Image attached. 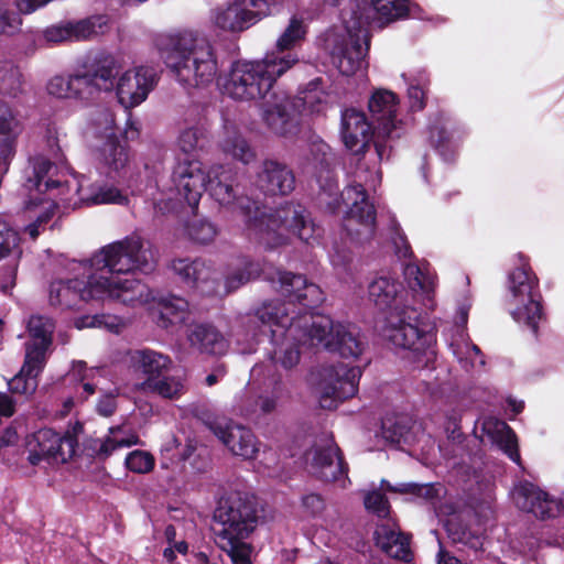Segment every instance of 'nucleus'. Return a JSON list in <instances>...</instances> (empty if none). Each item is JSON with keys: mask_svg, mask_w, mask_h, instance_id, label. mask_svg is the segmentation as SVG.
Listing matches in <instances>:
<instances>
[{"mask_svg": "<svg viewBox=\"0 0 564 564\" xmlns=\"http://www.w3.org/2000/svg\"><path fill=\"white\" fill-rule=\"evenodd\" d=\"M377 544L389 556L411 562L412 552L410 549V536L399 529L390 525H381L376 532Z\"/></svg>", "mask_w": 564, "mask_h": 564, "instance_id": "nucleus-31", "label": "nucleus"}, {"mask_svg": "<svg viewBox=\"0 0 564 564\" xmlns=\"http://www.w3.org/2000/svg\"><path fill=\"white\" fill-rule=\"evenodd\" d=\"M138 391L155 394L166 400H178L186 392L185 379L180 376L161 375L155 379H144L135 384Z\"/></svg>", "mask_w": 564, "mask_h": 564, "instance_id": "nucleus-32", "label": "nucleus"}, {"mask_svg": "<svg viewBox=\"0 0 564 564\" xmlns=\"http://www.w3.org/2000/svg\"><path fill=\"white\" fill-rule=\"evenodd\" d=\"M139 444V437L134 433H126L122 426H112L104 438L91 442L90 448L100 459H106L117 449Z\"/></svg>", "mask_w": 564, "mask_h": 564, "instance_id": "nucleus-33", "label": "nucleus"}, {"mask_svg": "<svg viewBox=\"0 0 564 564\" xmlns=\"http://www.w3.org/2000/svg\"><path fill=\"white\" fill-rule=\"evenodd\" d=\"M512 499L520 510L539 519L555 517L560 511V505L555 499L529 481H520L514 486Z\"/></svg>", "mask_w": 564, "mask_h": 564, "instance_id": "nucleus-21", "label": "nucleus"}, {"mask_svg": "<svg viewBox=\"0 0 564 564\" xmlns=\"http://www.w3.org/2000/svg\"><path fill=\"white\" fill-rule=\"evenodd\" d=\"M44 36L46 41L59 43L70 40V31L68 23L65 25H53L45 30Z\"/></svg>", "mask_w": 564, "mask_h": 564, "instance_id": "nucleus-59", "label": "nucleus"}, {"mask_svg": "<svg viewBox=\"0 0 564 564\" xmlns=\"http://www.w3.org/2000/svg\"><path fill=\"white\" fill-rule=\"evenodd\" d=\"M397 253L400 258H410L412 256L411 248L404 237L399 236L394 240Z\"/></svg>", "mask_w": 564, "mask_h": 564, "instance_id": "nucleus-62", "label": "nucleus"}, {"mask_svg": "<svg viewBox=\"0 0 564 564\" xmlns=\"http://www.w3.org/2000/svg\"><path fill=\"white\" fill-rule=\"evenodd\" d=\"M44 156L53 166H57L64 162V154L61 147L59 133L55 128L46 130V154L41 153L36 156Z\"/></svg>", "mask_w": 564, "mask_h": 564, "instance_id": "nucleus-49", "label": "nucleus"}, {"mask_svg": "<svg viewBox=\"0 0 564 564\" xmlns=\"http://www.w3.org/2000/svg\"><path fill=\"white\" fill-rule=\"evenodd\" d=\"M382 488L388 491L395 492H411L417 497H422L424 499H434L438 496L440 488L432 484L426 485H416V484H402L398 487L391 486L387 480L381 481Z\"/></svg>", "mask_w": 564, "mask_h": 564, "instance_id": "nucleus-44", "label": "nucleus"}, {"mask_svg": "<svg viewBox=\"0 0 564 564\" xmlns=\"http://www.w3.org/2000/svg\"><path fill=\"white\" fill-rule=\"evenodd\" d=\"M30 170L26 172L24 187L30 192L26 210L34 214V221L25 227L32 239L40 235V228L54 216L57 204L55 198L65 207L76 208L82 203L80 196L84 185L77 180H62L58 167L53 166L44 156H34L30 160Z\"/></svg>", "mask_w": 564, "mask_h": 564, "instance_id": "nucleus-6", "label": "nucleus"}, {"mask_svg": "<svg viewBox=\"0 0 564 564\" xmlns=\"http://www.w3.org/2000/svg\"><path fill=\"white\" fill-rule=\"evenodd\" d=\"M124 67V57L121 55H106L98 59L96 69L90 73L74 74L70 76L73 98L88 99L96 91H110L115 87V78Z\"/></svg>", "mask_w": 564, "mask_h": 564, "instance_id": "nucleus-16", "label": "nucleus"}, {"mask_svg": "<svg viewBox=\"0 0 564 564\" xmlns=\"http://www.w3.org/2000/svg\"><path fill=\"white\" fill-rule=\"evenodd\" d=\"M372 6L378 17L380 26L403 18L408 13L405 0H372Z\"/></svg>", "mask_w": 564, "mask_h": 564, "instance_id": "nucleus-41", "label": "nucleus"}, {"mask_svg": "<svg viewBox=\"0 0 564 564\" xmlns=\"http://www.w3.org/2000/svg\"><path fill=\"white\" fill-rule=\"evenodd\" d=\"M365 507L378 517H386L389 513V503L384 495L373 490L366 495Z\"/></svg>", "mask_w": 564, "mask_h": 564, "instance_id": "nucleus-54", "label": "nucleus"}, {"mask_svg": "<svg viewBox=\"0 0 564 564\" xmlns=\"http://www.w3.org/2000/svg\"><path fill=\"white\" fill-rule=\"evenodd\" d=\"M256 184L263 193L289 195L295 188V176L285 163L265 159L261 162L257 172Z\"/></svg>", "mask_w": 564, "mask_h": 564, "instance_id": "nucleus-22", "label": "nucleus"}, {"mask_svg": "<svg viewBox=\"0 0 564 564\" xmlns=\"http://www.w3.org/2000/svg\"><path fill=\"white\" fill-rule=\"evenodd\" d=\"M258 521L259 512L252 498L230 495L219 501L214 512L215 542L234 564H251L252 547L247 539Z\"/></svg>", "mask_w": 564, "mask_h": 564, "instance_id": "nucleus-8", "label": "nucleus"}, {"mask_svg": "<svg viewBox=\"0 0 564 564\" xmlns=\"http://www.w3.org/2000/svg\"><path fill=\"white\" fill-rule=\"evenodd\" d=\"M176 207V202L172 196H169L166 202L159 200L155 203V208L161 213H167L174 210Z\"/></svg>", "mask_w": 564, "mask_h": 564, "instance_id": "nucleus-64", "label": "nucleus"}, {"mask_svg": "<svg viewBox=\"0 0 564 564\" xmlns=\"http://www.w3.org/2000/svg\"><path fill=\"white\" fill-rule=\"evenodd\" d=\"M173 187L180 199L194 210L207 189L220 206L229 208L241 218L248 235L267 249L288 242L290 236L311 242L317 235V227L310 213L300 204L288 203L276 209L264 207L261 200L248 195L237 196L230 171L223 165L205 170L197 160H184L176 164L172 176Z\"/></svg>", "mask_w": 564, "mask_h": 564, "instance_id": "nucleus-2", "label": "nucleus"}, {"mask_svg": "<svg viewBox=\"0 0 564 564\" xmlns=\"http://www.w3.org/2000/svg\"><path fill=\"white\" fill-rule=\"evenodd\" d=\"M403 274L412 290L429 292L432 289V279L416 263L405 264Z\"/></svg>", "mask_w": 564, "mask_h": 564, "instance_id": "nucleus-45", "label": "nucleus"}, {"mask_svg": "<svg viewBox=\"0 0 564 564\" xmlns=\"http://www.w3.org/2000/svg\"><path fill=\"white\" fill-rule=\"evenodd\" d=\"M54 329V322L46 316L34 315L30 318L28 323L30 341L25 345L28 367L44 366Z\"/></svg>", "mask_w": 564, "mask_h": 564, "instance_id": "nucleus-24", "label": "nucleus"}, {"mask_svg": "<svg viewBox=\"0 0 564 564\" xmlns=\"http://www.w3.org/2000/svg\"><path fill=\"white\" fill-rule=\"evenodd\" d=\"M260 273L258 263L247 259L240 258L235 263L229 265L228 272L225 276L226 292H232L241 285L248 283L257 278Z\"/></svg>", "mask_w": 564, "mask_h": 564, "instance_id": "nucleus-39", "label": "nucleus"}, {"mask_svg": "<svg viewBox=\"0 0 564 564\" xmlns=\"http://www.w3.org/2000/svg\"><path fill=\"white\" fill-rule=\"evenodd\" d=\"M172 270L189 286L217 292L218 274L206 260L177 259L172 262Z\"/></svg>", "mask_w": 564, "mask_h": 564, "instance_id": "nucleus-25", "label": "nucleus"}, {"mask_svg": "<svg viewBox=\"0 0 564 564\" xmlns=\"http://www.w3.org/2000/svg\"><path fill=\"white\" fill-rule=\"evenodd\" d=\"M20 24L21 19L18 14L0 7V34L11 35L18 31Z\"/></svg>", "mask_w": 564, "mask_h": 564, "instance_id": "nucleus-56", "label": "nucleus"}, {"mask_svg": "<svg viewBox=\"0 0 564 564\" xmlns=\"http://www.w3.org/2000/svg\"><path fill=\"white\" fill-rule=\"evenodd\" d=\"M270 280L279 283V291L290 301L297 302L302 306L312 308L324 301L321 288L308 282L302 274L278 270Z\"/></svg>", "mask_w": 564, "mask_h": 564, "instance_id": "nucleus-20", "label": "nucleus"}, {"mask_svg": "<svg viewBox=\"0 0 564 564\" xmlns=\"http://www.w3.org/2000/svg\"><path fill=\"white\" fill-rule=\"evenodd\" d=\"M154 457L144 451L135 449L126 457V467L137 474H147L154 467Z\"/></svg>", "mask_w": 564, "mask_h": 564, "instance_id": "nucleus-47", "label": "nucleus"}, {"mask_svg": "<svg viewBox=\"0 0 564 564\" xmlns=\"http://www.w3.org/2000/svg\"><path fill=\"white\" fill-rule=\"evenodd\" d=\"M368 108L373 122L377 123L373 129L378 131V134L390 137L398 124L395 119L397 96L390 90L378 89L369 99Z\"/></svg>", "mask_w": 564, "mask_h": 564, "instance_id": "nucleus-26", "label": "nucleus"}, {"mask_svg": "<svg viewBox=\"0 0 564 564\" xmlns=\"http://www.w3.org/2000/svg\"><path fill=\"white\" fill-rule=\"evenodd\" d=\"M19 243L18 234L0 219V260L8 257Z\"/></svg>", "mask_w": 564, "mask_h": 564, "instance_id": "nucleus-52", "label": "nucleus"}, {"mask_svg": "<svg viewBox=\"0 0 564 564\" xmlns=\"http://www.w3.org/2000/svg\"><path fill=\"white\" fill-rule=\"evenodd\" d=\"M446 531L448 536L455 543H463L474 549L481 545L480 538L474 535L469 530L462 527L455 518H452L446 522Z\"/></svg>", "mask_w": 564, "mask_h": 564, "instance_id": "nucleus-46", "label": "nucleus"}, {"mask_svg": "<svg viewBox=\"0 0 564 564\" xmlns=\"http://www.w3.org/2000/svg\"><path fill=\"white\" fill-rule=\"evenodd\" d=\"M261 116L267 127L278 135L291 133L297 124L300 110L291 97L274 94L261 104Z\"/></svg>", "mask_w": 564, "mask_h": 564, "instance_id": "nucleus-19", "label": "nucleus"}, {"mask_svg": "<svg viewBox=\"0 0 564 564\" xmlns=\"http://www.w3.org/2000/svg\"><path fill=\"white\" fill-rule=\"evenodd\" d=\"M311 470L324 481H343L347 478V466L338 446L328 441L324 446H316L311 452Z\"/></svg>", "mask_w": 564, "mask_h": 564, "instance_id": "nucleus-23", "label": "nucleus"}, {"mask_svg": "<svg viewBox=\"0 0 564 564\" xmlns=\"http://www.w3.org/2000/svg\"><path fill=\"white\" fill-rule=\"evenodd\" d=\"M520 259V265L508 278L510 313L514 321L527 325L535 334L543 315L539 280L522 257Z\"/></svg>", "mask_w": 564, "mask_h": 564, "instance_id": "nucleus-11", "label": "nucleus"}, {"mask_svg": "<svg viewBox=\"0 0 564 564\" xmlns=\"http://www.w3.org/2000/svg\"><path fill=\"white\" fill-rule=\"evenodd\" d=\"M117 408L116 399L112 395H106L99 400L97 411L104 416H110L115 413Z\"/></svg>", "mask_w": 564, "mask_h": 564, "instance_id": "nucleus-60", "label": "nucleus"}, {"mask_svg": "<svg viewBox=\"0 0 564 564\" xmlns=\"http://www.w3.org/2000/svg\"><path fill=\"white\" fill-rule=\"evenodd\" d=\"M14 413V402L6 393L0 392V415L11 416Z\"/></svg>", "mask_w": 564, "mask_h": 564, "instance_id": "nucleus-61", "label": "nucleus"}, {"mask_svg": "<svg viewBox=\"0 0 564 564\" xmlns=\"http://www.w3.org/2000/svg\"><path fill=\"white\" fill-rule=\"evenodd\" d=\"M219 147L224 153L243 164H249L256 159L254 151L234 123H225L224 137L219 142Z\"/></svg>", "mask_w": 564, "mask_h": 564, "instance_id": "nucleus-34", "label": "nucleus"}, {"mask_svg": "<svg viewBox=\"0 0 564 564\" xmlns=\"http://www.w3.org/2000/svg\"><path fill=\"white\" fill-rule=\"evenodd\" d=\"M271 13L272 4L268 0H235L217 10L214 19L220 29L239 32Z\"/></svg>", "mask_w": 564, "mask_h": 564, "instance_id": "nucleus-18", "label": "nucleus"}, {"mask_svg": "<svg viewBox=\"0 0 564 564\" xmlns=\"http://www.w3.org/2000/svg\"><path fill=\"white\" fill-rule=\"evenodd\" d=\"M286 389L282 382H275L269 393L261 394L258 399L260 412L264 415L275 411L280 401L286 397Z\"/></svg>", "mask_w": 564, "mask_h": 564, "instance_id": "nucleus-48", "label": "nucleus"}, {"mask_svg": "<svg viewBox=\"0 0 564 564\" xmlns=\"http://www.w3.org/2000/svg\"><path fill=\"white\" fill-rule=\"evenodd\" d=\"M84 189L85 191L82 192L80 199L82 203H86L87 205H124L128 203L127 196L122 195L121 192L112 185L95 182L87 186H84Z\"/></svg>", "mask_w": 564, "mask_h": 564, "instance_id": "nucleus-37", "label": "nucleus"}, {"mask_svg": "<svg viewBox=\"0 0 564 564\" xmlns=\"http://www.w3.org/2000/svg\"><path fill=\"white\" fill-rule=\"evenodd\" d=\"M130 362L133 370L143 375L145 379H155L169 372L173 366L169 356L151 349L133 351Z\"/></svg>", "mask_w": 564, "mask_h": 564, "instance_id": "nucleus-30", "label": "nucleus"}, {"mask_svg": "<svg viewBox=\"0 0 564 564\" xmlns=\"http://www.w3.org/2000/svg\"><path fill=\"white\" fill-rule=\"evenodd\" d=\"M160 51L166 67L185 89L206 87L218 74L213 45L193 32L170 35Z\"/></svg>", "mask_w": 564, "mask_h": 564, "instance_id": "nucleus-7", "label": "nucleus"}, {"mask_svg": "<svg viewBox=\"0 0 564 564\" xmlns=\"http://www.w3.org/2000/svg\"><path fill=\"white\" fill-rule=\"evenodd\" d=\"M106 140L98 149V161L107 169L108 175L120 174L129 163V153L126 144L121 143L115 131L108 129Z\"/></svg>", "mask_w": 564, "mask_h": 564, "instance_id": "nucleus-29", "label": "nucleus"}, {"mask_svg": "<svg viewBox=\"0 0 564 564\" xmlns=\"http://www.w3.org/2000/svg\"><path fill=\"white\" fill-rule=\"evenodd\" d=\"M322 79L311 80L306 88L296 97L292 98L296 109L310 112H321L328 102L329 95L321 87Z\"/></svg>", "mask_w": 564, "mask_h": 564, "instance_id": "nucleus-36", "label": "nucleus"}, {"mask_svg": "<svg viewBox=\"0 0 564 564\" xmlns=\"http://www.w3.org/2000/svg\"><path fill=\"white\" fill-rule=\"evenodd\" d=\"M18 441V432L13 427H8L0 436V449L4 446L13 445Z\"/></svg>", "mask_w": 564, "mask_h": 564, "instance_id": "nucleus-63", "label": "nucleus"}, {"mask_svg": "<svg viewBox=\"0 0 564 564\" xmlns=\"http://www.w3.org/2000/svg\"><path fill=\"white\" fill-rule=\"evenodd\" d=\"M206 426L234 456L243 460L257 458L260 442L250 427L227 417L209 420Z\"/></svg>", "mask_w": 564, "mask_h": 564, "instance_id": "nucleus-15", "label": "nucleus"}, {"mask_svg": "<svg viewBox=\"0 0 564 564\" xmlns=\"http://www.w3.org/2000/svg\"><path fill=\"white\" fill-rule=\"evenodd\" d=\"M333 64L345 76L355 75L366 67L369 35L365 23L346 22L341 33H333L327 39Z\"/></svg>", "mask_w": 564, "mask_h": 564, "instance_id": "nucleus-12", "label": "nucleus"}, {"mask_svg": "<svg viewBox=\"0 0 564 564\" xmlns=\"http://www.w3.org/2000/svg\"><path fill=\"white\" fill-rule=\"evenodd\" d=\"M304 510L312 517L318 516L325 508V502L319 495L310 494L302 498Z\"/></svg>", "mask_w": 564, "mask_h": 564, "instance_id": "nucleus-58", "label": "nucleus"}, {"mask_svg": "<svg viewBox=\"0 0 564 564\" xmlns=\"http://www.w3.org/2000/svg\"><path fill=\"white\" fill-rule=\"evenodd\" d=\"M159 253L152 242L140 235H130L100 248L88 259V267L98 275L122 279L121 274L152 273Z\"/></svg>", "mask_w": 564, "mask_h": 564, "instance_id": "nucleus-10", "label": "nucleus"}, {"mask_svg": "<svg viewBox=\"0 0 564 564\" xmlns=\"http://www.w3.org/2000/svg\"><path fill=\"white\" fill-rule=\"evenodd\" d=\"M361 369L337 364L323 369L319 381V404L332 410L339 402L354 397L358 390Z\"/></svg>", "mask_w": 564, "mask_h": 564, "instance_id": "nucleus-13", "label": "nucleus"}, {"mask_svg": "<svg viewBox=\"0 0 564 564\" xmlns=\"http://www.w3.org/2000/svg\"><path fill=\"white\" fill-rule=\"evenodd\" d=\"M340 135L345 147L354 154L349 183L338 195V183L330 170L329 148L325 143L316 144L321 153L314 165V175L321 188L318 199L332 213L345 204L348 210L344 217V229L352 240L364 243L372 239L376 231V209L368 199L367 191L380 185L379 164L389 159L391 147L378 134L373 151H370L371 123L362 111L355 108L341 112Z\"/></svg>", "mask_w": 564, "mask_h": 564, "instance_id": "nucleus-1", "label": "nucleus"}, {"mask_svg": "<svg viewBox=\"0 0 564 564\" xmlns=\"http://www.w3.org/2000/svg\"><path fill=\"white\" fill-rule=\"evenodd\" d=\"M74 270L80 272L83 279L53 281L48 290L51 305L66 310L76 307L80 302L98 301L138 306L152 299L149 288L140 280L98 275L88 267V259L78 262Z\"/></svg>", "mask_w": 564, "mask_h": 564, "instance_id": "nucleus-5", "label": "nucleus"}, {"mask_svg": "<svg viewBox=\"0 0 564 564\" xmlns=\"http://www.w3.org/2000/svg\"><path fill=\"white\" fill-rule=\"evenodd\" d=\"M452 347L454 355L466 369L468 368V365H470V367H475L474 358H479L478 362L480 366L485 365V360L478 346L465 343L464 345L456 346L452 344Z\"/></svg>", "mask_w": 564, "mask_h": 564, "instance_id": "nucleus-51", "label": "nucleus"}, {"mask_svg": "<svg viewBox=\"0 0 564 564\" xmlns=\"http://www.w3.org/2000/svg\"><path fill=\"white\" fill-rule=\"evenodd\" d=\"M68 25L70 40H88L104 32L106 19L101 15H96L75 23H68Z\"/></svg>", "mask_w": 564, "mask_h": 564, "instance_id": "nucleus-42", "label": "nucleus"}, {"mask_svg": "<svg viewBox=\"0 0 564 564\" xmlns=\"http://www.w3.org/2000/svg\"><path fill=\"white\" fill-rule=\"evenodd\" d=\"M22 89V75L11 63L0 65V91L15 97Z\"/></svg>", "mask_w": 564, "mask_h": 564, "instance_id": "nucleus-43", "label": "nucleus"}, {"mask_svg": "<svg viewBox=\"0 0 564 564\" xmlns=\"http://www.w3.org/2000/svg\"><path fill=\"white\" fill-rule=\"evenodd\" d=\"M307 33V25L304 19L300 15H293L290 19L289 25L280 35L276 41V51L271 52L270 54L276 55H297L291 50L299 45Z\"/></svg>", "mask_w": 564, "mask_h": 564, "instance_id": "nucleus-38", "label": "nucleus"}, {"mask_svg": "<svg viewBox=\"0 0 564 564\" xmlns=\"http://www.w3.org/2000/svg\"><path fill=\"white\" fill-rule=\"evenodd\" d=\"M242 324L252 337L262 327L270 328L273 346L270 358L285 369L299 364L300 343L338 352L344 358H358L366 347L357 327L335 323L329 316L322 314L292 317L288 305L279 300L263 302L245 316Z\"/></svg>", "mask_w": 564, "mask_h": 564, "instance_id": "nucleus-3", "label": "nucleus"}, {"mask_svg": "<svg viewBox=\"0 0 564 564\" xmlns=\"http://www.w3.org/2000/svg\"><path fill=\"white\" fill-rule=\"evenodd\" d=\"M43 367H28L25 358L20 372L8 382L10 391L19 394H32L37 388L36 377Z\"/></svg>", "mask_w": 564, "mask_h": 564, "instance_id": "nucleus-40", "label": "nucleus"}, {"mask_svg": "<svg viewBox=\"0 0 564 564\" xmlns=\"http://www.w3.org/2000/svg\"><path fill=\"white\" fill-rule=\"evenodd\" d=\"M124 67L115 78V90L119 104L126 109L141 105L158 83L156 70L151 66Z\"/></svg>", "mask_w": 564, "mask_h": 564, "instance_id": "nucleus-14", "label": "nucleus"}, {"mask_svg": "<svg viewBox=\"0 0 564 564\" xmlns=\"http://www.w3.org/2000/svg\"><path fill=\"white\" fill-rule=\"evenodd\" d=\"M187 340L192 348L207 355L223 356L229 348L225 336L209 324H198L192 327L187 334Z\"/></svg>", "mask_w": 564, "mask_h": 564, "instance_id": "nucleus-27", "label": "nucleus"}, {"mask_svg": "<svg viewBox=\"0 0 564 564\" xmlns=\"http://www.w3.org/2000/svg\"><path fill=\"white\" fill-rule=\"evenodd\" d=\"M202 137L203 132L199 128H186L181 131L177 139V144L183 152L189 153L198 147V142Z\"/></svg>", "mask_w": 564, "mask_h": 564, "instance_id": "nucleus-53", "label": "nucleus"}, {"mask_svg": "<svg viewBox=\"0 0 564 564\" xmlns=\"http://www.w3.org/2000/svg\"><path fill=\"white\" fill-rule=\"evenodd\" d=\"M217 234L218 230L215 225L206 220L194 221L188 226L189 237L198 243L206 245L212 242Z\"/></svg>", "mask_w": 564, "mask_h": 564, "instance_id": "nucleus-50", "label": "nucleus"}, {"mask_svg": "<svg viewBox=\"0 0 564 564\" xmlns=\"http://www.w3.org/2000/svg\"><path fill=\"white\" fill-rule=\"evenodd\" d=\"M77 444L69 433L62 436L51 429H41L28 441V460L33 466L50 459L65 463L75 454Z\"/></svg>", "mask_w": 564, "mask_h": 564, "instance_id": "nucleus-17", "label": "nucleus"}, {"mask_svg": "<svg viewBox=\"0 0 564 564\" xmlns=\"http://www.w3.org/2000/svg\"><path fill=\"white\" fill-rule=\"evenodd\" d=\"M482 432L512 462L520 464L517 435L506 422L496 417H487L482 422Z\"/></svg>", "mask_w": 564, "mask_h": 564, "instance_id": "nucleus-28", "label": "nucleus"}, {"mask_svg": "<svg viewBox=\"0 0 564 564\" xmlns=\"http://www.w3.org/2000/svg\"><path fill=\"white\" fill-rule=\"evenodd\" d=\"M159 326L169 328L183 325L189 317L188 302L180 296L170 295L159 301Z\"/></svg>", "mask_w": 564, "mask_h": 564, "instance_id": "nucleus-35", "label": "nucleus"}, {"mask_svg": "<svg viewBox=\"0 0 564 564\" xmlns=\"http://www.w3.org/2000/svg\"><path fill=\"white\" fill-rule=\"evenodd\" d=\"M50 95L57 98H73V89L70 87V76H55L47 84Z\"/></svg>", "mask_w": 564, "mask_h": 564, "instance_id": "nucleus-55", "label": "nucleus"}, {"mask_svg": "<svg viewBox=\"0 0 564 564\" xmlns=\"http://www.w3.org/2000/svg\"><path fill=\"white\" fill-rule=\"evenodd\" d=\"M368 296L380 310H389L383 337L395 347L409 350L417 362L427 366L435 357L434 335L419 328V312L406 303L408 292L390 278L378 276L368 286Z\"/></svg>", "mask_w": 564, "mask_h": 564, "instance_id": "nucleus-4", "label": "nucleus"}, {"mask_svg": "<svg viewBox=\"0 0 564 564\" xmlns=\"http://www.w3.org/2000/svg\"><path fill=\"white\" fill-rule=\"evenodd\" d=\"M424 79L421 78L417 84L411 83L409 85L408 95L410 100V108L412 110H422L424 108L425 93L423 85Z\"/></svg>", "mask_w": 564, "mask_h": 564, "instance_id": "nucleus-57", "label": "nucleus"}, {"mask_svg": "<svg viewBox=\"0 0 564 564\" xmlns=\"http://www.w3.org/2000/svg\"><path fill=\"white\" fill-rule=\"evenodd\" d=\"M299 62L295 55L265 54L261 59L236 62L221 83L223 93L239 101H265L279 77Z\"/></svg>", "mask_w": 564, "mask_h": 564, "instance_id": "nucleus-9", "label": "nucleus"}]
</instances>
